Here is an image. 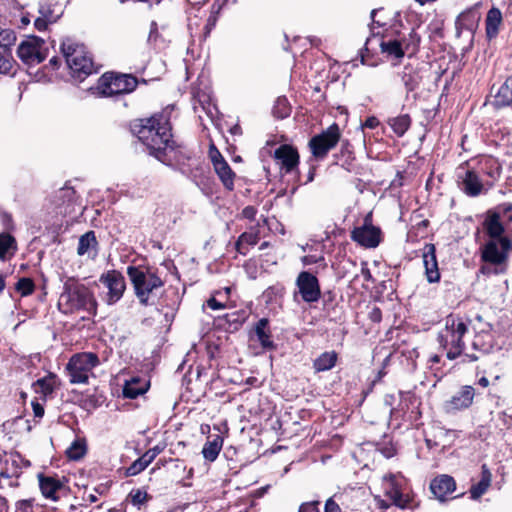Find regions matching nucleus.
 Masks as SVG:
<instances>
[{
	"instance_id": "obj_2",
	"label": "nucleus",
	"mask_w": 512,
	"mask_h": 512,
	"mask_svg": "<svg viewBox=\"0 0 512 512\" xmlns=\"http://www.w3.org/2000/svg\"><path fill=\"white\" fill-rule=\"evenodd\" d=\"M58 309L64 314H72L81 310L95 314L96 301L85 285L74 280H68L60 294Z\"/></svg>"
},
{
	"instance_id": "obj_21",
	"label": "nucleus",
	"mask_w": 512,
	"mask_h": 512,
	"mask_svg": "<svg viewBox=\"0 0 512 512\" xmlns=\"http://www.w3.org/2000/svg\"><path fill=\"white\" fill-rule=\"evenodd\" d=\"M455 489V480L446 474L435 477L430 483V490L439 501H445L447 495L454 492Z\"/></svg>"
},
{
	"instance_id": "obj_18",
	"label": "nucleus",
	"mask_w": 512,
	"mask_h": 512,
	"mask_svg": "<svg viewBox=\"0 0 512 512\" xmlns=\"http://www.w3.org/2000/svg\"><path fill=\"white\" fill-rule=\"evenodd\" d=\"M274 156L281 171L285 173L292 172L299 163L297 150L286 144L279 146L275 150Z\"/></svg>"
},
{
	"instance_id": "obj_55",
	"label": "nucleus",
	"mask_w": 512,
	"mask_h": 512,
	"mask_svg": "<svg viewBox=\"0 0 512 512\" xmlns=\"http://www.w3.org/2000/svg\"><path fill=\"white\" fill-rule=\"evenodd\" d=\"M257 214V209L254 206H246L242 210V215L244 218L249 220H254Z\"/></svg>"
},
{
	"instance_id": "obj_6",
	"label": "nucleus",
	"mask_w": 512,
	"mask_h": 512,
	"mask_svg": "<svg viewBox=\"0 0 512 512\" xmlns=\"http://www.w3.org/2000/svg\"><path fill=\"white\" fill-rule=\"evenodd\" d=\"M99 365V358L95 353L82 352L73 355L66 365V371L72 384H87L93 375V369Z\"/></svg>"
},
{
	"instance_id": "obj_1",
	"label": "nucleus",
	"mask_w": 512,
	"mask_h": 512,
	"mask_svg": "<svg viewBox=\"0 0 512 512\" xmlns=\"http://www.w3.org/2000/svg\"><path fill=\"white\" fill-rule=\"evenodd\" d=\"M172 108L166 107L149 118L138 119L131 125V131L159 161L165 163L168 152L173 151L171 134Z\"/></svg>"
},
{
	"instance_id": "obj_45",
	"label": "nucleus",
	"mask_w": 512,
	"mask_h": 512,
	"mask_svg": "<svg viewBox=\"0 0 512 512\" xmlns=\"http://www.w3.org/2000/svg\"><path fill=\"white\" fill-rule=\"evenodd\" d=\"M274 114L279 118H285L290 114V109L285 98H279L274 107Z\"/></svg>"
},
{
	"instance_id": "obj_54",
	"label": "nucleus",
	"mask_w": 512,
	"mask_h": 512,
	"mask_svg": "<svg viewBox=\"0 0 512 512\" xmlns=\"http://www.w3.org/2000/svg\"><path fill=\"white\" fill-rule=\"evenodd\" d=\"M33 506L32 499H24L17 502V508L22 512H29Z\"/></svg>"
},
{
	"instance_id": "obj_31",
	"label": "nucleus",
	"mask_w": 512,
	"mask_h": 512,
	"mask_svg": "<svg viewBox=\"0 0 512 512\" xmlns=\"http://www.w3.org/2000/svg\"><path fill=\"white\" fill-rule=\"evenodd\" d=\"M214 170L225 188L233 190L235 173L232 171L229 164L226 161H219L215 163Z\"/></svg>"
},
{
	"instance_id": "obj_43",
	"label": "nucleus",
	"mask_w": 512,
	"mask_h": 512,
	"mask_svg": "<svg viewBox=\"0 0 512 512\" xmlns=\"http://www.w3.org/2000/svg\"><path fill=\"white\" fill-rule=\"evenodd\" d=\"M401 80L407 92L413 91L418 84L416 75L411 71V69H408L407 67H405L403 72L401 73Z\"/></svg>"
},
{
	"instance_id": "obj_51",
	"label": "nucleus",
	"mask_w": 512,
	"mask_h": 512,
	"mask_svg": "<svg viewBox=\"0 0 512 512\" xmlns=\"http://www.w3.org/2000/svg\"><path fill=\"white\" fill-rule=\"evenodd\" d=\"M209 156L213 163V167H215V163H217L219 161H226L223 158V156L220 154V152L214 146H211L210 151H209Z\"/></svg>"
},
{
	"instance_id": "obj_28",
	"label": "nucleus",
	"mask_w": 512,
	"mask_h": 512,
	"mask_svg": "<svg viewBox=\"0 0 512 512\" xmlns=\"http://www.w3.org/2000/svg\"><path fill=\"white\" fill-rule=\"evenodd\" d=\"M491 481H492V474H491L489 468L487 467V465L483 464L481 467L480 481L477 484L472 485V487L470 488L471 498L476 500V499H479L483 494H485L491 485Z\"/></svg>"
},
{
	"instance_id": "obj_47",
	"label": "nucleus",
	"mask_w": 512,
	"mask_h": 512,
	"mask_svg": "<svg viewBox=\"0 0 512 512\" xmlns=\"http://www.w3.org/2000/svg\"><path fill=\"white\" fill-rule=\"evenodd\" d=\"M11 466L13 467L12 471H10L9 467H6L4 470L1 471L0 476L3 478H12V477L18 478L21 472L18 469V464H17L16 459H13L11 461Z\"/></svg>"
},
{
	"instance_id": "obj_49",
	"label": "nucleus",
	"mask_w": 512,
	"mask_h": 512,
	"mask_svg": "<svg viewBox=\"0 0 512 512\" xmlns=\"http://www.w3.org/2000/svg\"><path fill=\"white\" fill-rule=\"evenodd\" d=\"M55 21L56 19H46L44 17L39 16L35 19L34 25L39 31H42L47 28V25L49 23H54Z\"/></svg>"
},
{
	"instance_id": "obj_44",
	"label": "nucleus",
	"mask_w": 512,
	"mask_h": 512,
	"mask_svg": "<svg viewBox=\"0 0 512 512\" xmlns=\"http://www.w3.org/2000/svg\"><path fill=\"white\" fill-rule=\"evenodd\" d=\"M128 498L134 506L140 508L148 500L149 496L144 490L134 489L129 493Z\"/></svg>"
},
{
	"instance_id": "obj_46",
	"label": "nucleus",
	"mask_w": 512,
	"mask_h": 512,
	"mask_svg": "<svg viewBox=\"0 0 512 512\" xmlns=\"http://www.w3.org/2000/svg\"><path fill=\"white\" fill-rule=\"evenodd\" d=\"M16 40V36L14 31L11 29H4L0 36V47L9 49V46L12 45Z\"/></svg>"
},
{
	"instance_id": "obj_34",
	"label": "nucleus",
	"mask_w": 512,
	"mask_h": 512,
	"mask_svg": "<svg viewBox=\"0 0 512 512\" xmlns=\"http://www.w3.org/2000/svg\"><path fill=\"white\" fill-rule=\"evenodd\" d=\"M495 105L497 107L508 106L512 104V76L507 78L504 84L499 87L495 94Z\"/></svg>"
},
{
	"instance_id": "obj_38",
	"label": "nucleus",
	"mask_w": 512,
	"mask_h": 512,
	"mask_svg": "<svg viewBox=\"0 0 512 512\" xmlns=\"http://www.w3.org/2000/svg\"><path fill=\"white\" fill-rule=\"evenodd\" d=\"M380 47L382 53H385L388 56H392L397 59L404 57V55L406 54L401 48L400 43H398L396 38L383 40L380 44Z\"/></svg>"
},
{
	"instance_id": "obj_63",
	"label": "nucleus",
	"mask_w": 512,
	"mask_h": 512,
	"mask_svg": "<svg viewBox=\"0 0 512 512\" xmlns=\"http://www.w3.org/2000/svg\"><path fill=\"white\" fill-rule=\"evenodd\" d=\"M372 315H373V319H375V320L376 319H380V311H379V309H375L373 311Z\"/></svg>"
},
{
	"instance_id": "obj_24",
	"label": "nucleus",
	"mask_w": 512,
	"mask_h": 512,
	"mask_svg": "<svg viewBox=\"0 0 512 512\" xmlns=\"http://www.w3.org/2000/svg\"><path fill=\"white\" fill-rule=\"evenodd\" d=\"M149 387V383L140 377H132L127 380L123 387V396L129 399H135L141 394H144Z\"/></svg>"
},
{
	"instance_id": "obj_14",
	"label": "nucleus",
	"mask_w": 512,
	"mask_h": 512,
	"mask_svg": "<svg viewBox=\"0 0 512 512\" xmlns=\"http://www.w3.org/2000/svg\"><path fill=\"white\" fill-rule=\"evenodd\" d=\"M510 247L509 239L489 240L482 249L481 258L486 263L500 265L505 262Z\"/></svg>"
},
{
	"instance_id": "obj_32",
	"label": "nucleus",
	"mask_w": 512,
	"mask_h": 512,
	"mask_svg": "<svg viewBox=\"0 0 512 512\" xmlns=\"http://www.w3.org/2000/svg\"><path fill=\"white\" fill-rule=\"evenodd\" d=\"M255 334L264 349L271 350L275 348L274 342L271 340V335L268 330V319L262 318L257 322L255 327Z\"/></svg>"
},
{
	"instance_id": "obj_59",
	"label": "nucleus",
	"mask_w": 512,
	"mask_h": 512,
	"mask_svg": "<svg viewBox=\"0 0 512 512\" xmlns=\"http://www.w3.org/2000/svg\"><path fill=\"white\" fill-rule=\"evenodd\" d=\"M361 275L362 277L364 278L365 281H370L372 280V275H371V272L370 270L367 268L366 265H363L362 268H361Z\"/></svg>"
},
{
	"instance_id": "obj_3",
	"label": "nucleus",
	"mask_w": 512,
	"mask_h": 512,
	"mask_svg": "<svg viewBox=\"0 0 512 512\" xmlns=\"http://www.w3.org/2000/svg\"><path fill=\"white\" fill-rule=\"evenodd\" d=\"M468 333L467 323L459 316L450 314L444 320V327L439 331L438 341L445 349L450 360L459 357L464 348V337Z\"/></svg>"
},
{
	"instance_id": "obj_7",
	"label": "nucleus",
	"mask_w": 512,
	"mask_h": 512,
	"mask_svg": "<svg viewBox=\"0 0 512 512\" xmlns=\"http://www.w3.org/2000/svg\"><path fill=\"white\" fill-rule=\"evenodd\" d=\"M137 79L128 74L105 73L98 81V93L105 97L132 92L137 87Z\"/></svg>"
},
{
	"instance_id": "obj_5",
	"label": "nucleus",
	"mask_w": 512,
	"mask_h": 512,
	"mask_svg": "<svg viewBox=\"0 0 512 512\" xmlns=\"http://www.w3.org/2000/svg\"><path fill=\"white\" fill-rule=\"evenodd\" d=\"M127 274L132 282L136 297L144 306L150 304L149 299L153 292L164 285L162 279L149 268L129 266Z\"/></svg>"
},
{
	"instance_id": "obj_42",
	"label": "nucleus",
	"mask_w": 512,
	"mask_h": 512,
	"mask_svg": "<svg viewBox=\"0 0 512 512\" xmlns=\"http://www.w3.org/2000/svg\"><path fill=\"white\" fill-rule=\"evenodd\" d=\"M15 289L21 294L22 297H25L34 292L35 285L30 278H21L16 283Z\"/></svg>"
},
{
	"instance_id": "obj_8",
	"label": "nucleus",
	"mask_w": 512,
	"mask_h": 512,
	"mask_svg": "<svg viewBox=\"0 0 512 512\" xmlns=\"http://www.w3.org/2000/svg\"><path fill=\"white\" fill-rule=\"evenodd\" d=\"M340 129L337 124H332L321 134L315 135L309 141L312 155L316 159H324L340 140Z\"/></svg>"
},
{
	"instance_id": "obj_33",
	"label": "nucleus",
	"mask_w": 512,
	"mask_h": 512,
	"mask_svg": "<svg viewBox=\"0 0 512 512\" xmlns=\"http://www.w3.org/2000/svg\"><path fill=\"white\" fill-rule=\"evenodd\" d=\"M223 446V438L219 435H215L212 440H208L202 449L203 457L210 462L217 459Z\"/></svg>"
},
{
	"instance_id": "obj_4",
	"label": "nucleus",
	"mask_w": 512,
	"mask_h": 512,
	"mask_svg": "<svg viewBox=\"0 0 512 512\" xmlns=\"http://www.w3.org/2000/svg\"><path fill=\"white\" fill-rule=\"evenodd\" d=\"M61 52L70 70L71 76L76 81H83L87 76L96 72L93 61L85 47L71 38H66L61 43Z\"/></svg>"
},
{
	"instance_id": "obj_36",
	"label": "nucleus",
	"mask_w": 512,
	"mask_h": 512,
	"mask_svg": "<svg viewBox=\"0 0 512 512\" xmlns=\"http://www.w3.org/2000/svg\"><path fill=\"white\" fill-rule=\"evenodd\" d=\"M55 379V375H49L47 377L38 379L33 384L35 393L39 394L43 399H45L54 391Z\"/></svg>"
},
{
	"instance_id": "obj_41",
	"label": "nucleus",
	"mask_w": 512,
	"mask_h": 512,
	"mask_svg": "<svg viewBox=\"0 0 512 512\" xmlns=\"http://www.w3.org/2000/svg\"><path fill=\"white\" fill-rule=\"evenodd\" d=\"M14 59L10 49L0 47V73L8 74L13 68Z\"/></svg>"
},
{
	"instance_id": "obj_19",
	"label": "nucleus",
	"mask_w": 512,
	"mask_h": 512,
	"mask_svg": "<svg viewBox=\"0 0 512 512\" xmlns=\"http://www.w3.org/2000/svg\"><path fill=\"white\" fill-rule=\"evenodd\" d=\"M479 173L481 178L486 176L485 179L487 187L491 188L494 182L499 178L501 173V166L497 159L493 157H483L477 164L476 168H473Z\"/></svg>"
},
{
	"instance_id": "obj_53",
	"label": "nucleus",
	"mask_w": 512,
	"mask_h": 512,
	"mask_svg": "<svg viewBox=\"0 0 512 512\" xmlns=\"http://www.w3.org/2000/svg\"><path fill=\"white\" fill-rule=\"evenodd\" d=\"M325 512H341V508L333 498H329L325 503Z\"/></svg>"
},
{
	"instance_id": "obj_17",
	"label": "nucleus",
	"mask_w": 512,
	"mask_h": 512,
	"mask_svg": "<svg viewBox=\"0 0 512 512\" xmlns=\"http://www.w3.org/2000/svg\"><path fill=\"white\" fill-rule=\"evenodd\" d=\"M40 491L46 499L54 502L60 499V494L64 491V483L57 477L44 475L39 473L37 475Z\"/></svg>"
},
{
	"instance_id": "obj_23",
	"label": "nucleus",
	"mask_w": 512,
	"mask_h": 512,
	"mask_svg": "<svg viewBox=\"0 0 512 512\" xmlns=\"http://www.w3.org/2000/svg\"><path fill=\"white\" fill-rule=\"evenodd\" d=\"M480 20V15L475 9H468L462 12L456 19L455 26L458 33L463 30L473 32Z\"/></svg>"
},
{
	"instance_id": "obj_64",
	"label": "nucleus",
	"mask_w": 512,
	"mask_h": 512,
	"mask_svg": "<svg viewBox=\"0 0 512 512\" xmlns=\"http://www.w3.org/2000/svg\"><path fill=\"white\" fill-rule=\"evenodd\" d=\"M430 361L432 363H438V362H440V356L439 355H434V356L431 357Z\"/></svg>"
},
{
	"instance_id": "obj_26",
	"label": "nucleus",
	"mask_w": 512,
	"mask_h": 512,
	"mask_svg": "<svg viewBox=\"0 0 512 512\" xmlns=\"http://www.w3.org/2000/svg\"><path fill=\"white\" fill-rule=\"evenodd\" d=\"M502 21V13L498 8L493 7L487 12L485 25L488 39H493L498 35Z\"/></svg>"
},
{
	"instance_id": "obj_39",
	"label": "nucleus",
	"mask_w": 512,
	"mask_h": 512,
	"mask_svg": "<svg viewBox=\"0 0 512 512\" xmlns=\"http://www.w3.org/2000/svg\"><path fill=\"white\" fill-rule=\"evenodd\" d=\"M16 250V241L8 233L0 234V259H6L8 254H13Z\"/></svg>"
},
{
	"instance_id": "obj_58",
	"label": "nucleus",
	"mask_w": 512,
	"mask_h": 512,
	"mask_svg": "<svg viewBox=\"0 0 512 512\" xmlns=\"http://www.w3.org/2000/svg\"><path fill=\"white\" fill-rule=\"evenodd\" d=\"M380 124L379 120L375 116L368 117L366 121L363 124V127L369 128V129H375Z\"/></svg>"
},
{
	"instance_id": "obj_27",
	"label": "nucleus",
	"mask_w": 512,
	"mask_h": 512,
	"mask_svg": "<svg viewBox=\"0 0 512 512\" xmlns=\"http://www.w3.org/2000/svg\"><path fill=\"white\" fill-rule=\"evenodd\" d=\"M484 229L490 240L493 239H508L504 236V227L500 221V216L498 214H491L487 216L484 221Z\"/></svg>"
},
{
	"instance_id": "obj_52",
	"label": "nucleus",
	"mask_w": 512,
	"mask_h": 512,
	"mask_svg": "<svg viewBox=\"0 0 512 512\" xmlns=\"http://www.w3.org/2000/svg\"><path fill=\"white\" fill-rule=\"evenodd\" d=\"M493 265L494 264L485 262V264L482 265V267L480 268V273H482L484 275H490V274H498L499 272L502 271L496 267H492Z\"/></svg>"
},
{
	"instance_id": "obj_29",
	"label": "nucleus",
	"mask_w": 512,
	"mask_h": 512,
	"mask_svg": "<svg viewBox=\"0 0 512 512\" xmlns=\"http://www.w3.org/2000/svg\"><path fill=\"white\" fill-rule=\"evenodd\" d=\"M396 40L400 43L403 51L408 53L410 56L415 54L419 48L420 36L417 34L415 29H411L408 34H399Z\"/></svg>"
},
{
	"instance_id": "obj_10",
	"label": "nucleus",
	"mask_w": 512,
	"mask_h": 512,
	"mask_svg": "<svg viewBox=\"0 0 512 512\" xmlns=\"http://www.w3.org/2000/svg\"><path fill=\"white\" fill-rule=\"evenodd\" d=\"M351 239L365 248H375L381 242V230L372 224V214L368 213L363 224L351 231Z\"/></svg>"
},
{
	"instance_id": "obj_57",
	"label": "nucleus",
	"mask_w": 512,
	"mask_h": 512,
	"mask_svg": "<svg viewBox=\"0 0 512 512\" xmlns=\"http://www.w3.org/2000/svg\"><path fill=\"white\" fill-rule=\"evenodd\" d=\"M39 14L41 17H44L46 19H56V17L52 15L50 7L47 5H40Z\"/></svg>"
},
{
	"instance_id": "obj_61",
	"label": "nucleus",
	"mask_w": 512,
	"mask_h": 512,
	"mask_svg": "<svg viewBox=\"0 0 512 512\" xmlns=\"http://www.w3.org/2000/svg\"><path fill=\"white\" fill-rule=\"evenodd\" d=\"M59 64V58L58 57H52L49 61V65L52 66L53 69L58 68Z\"/></svg>"
},
{
	"instance_id": "obj_11",
	"label": "nucleus",
	"mask_w": 512,
	"mask_h": 512,
	"mask_svg": "<svg viewBox=\"0 0 512 512\" xmlns=\"http://www.w3.org/2000/svg\"><path fill=\"white\" fill-rule=\"evenodd\" d=\"M385 495L392 501V504L405 509L411 499L404 493L405 479L401 475L387 474L383 477Z\"/></svg>"
},
{
	"instance_id": "obj_40",
	"label": "nucleus",
	"mask_w": 512,
	"mask_h": 512,
	"mask_svg": "<svg viewBox=\"0 0 512 512\" xmlns=\"http://www.w3.org/2000/svg\"><path fill=\"white\" fill-rule=\"evenodd\" d=\"M85 453L86 444L83 440H75L66 451L68 458L71 460H79L85 455Z\"/></svg>"
},
{
	"instance_id": "obj_13",
	"label": "nucleus",
	"mask_w": 512,
	"mask_h": 512,
	"mask_svg": "<svg viewBox=\"0 0 512 512\" xmlns=\"http://www.w3.org/2000/svg\"><path fill=\"white\" fill-rule=\"evenodd\" d=\"M99 281L108 290L105 297L108 305H113L122 298L126 289V283L124 276L120 272L116 270L108 271L101 275Z\"/></svg>"
},
{
	"instance_id": "obj_37",
	"label": "nucleus",
	"mask_w": 512,
	"mask_h": 512,
	"mask_svg": "<svg viewBox=\"0 0 512 512\" xmlns=\"http://www.w3.org/2000/svg\"><path fill=\"white\" fill-rule=\"evenodd\" d=\"M336 361L337 354L334 351L325 352L314 361V368L316 371H327L334 367Z\"/></svg>"
},
{
	"instance_id": "obj_25",
	"label": "nucleus",
	"mask_w": 512,
	"mask_h": 512,
	"mask_svg": "<svg viewBox=\"0 0 512 512\" xmlns=\"http://www.w3.org/2000/svg\"><path fill=\"white\" fill-rule=\"evenodd\" d=\"M163 450V447L155 446L145 452L137 459L128 469L131 475H135L143 471Z\"/></svg>"
},
{
	"instance_id": "obj_16",
	"label": "nucleus",
	"mask_w": 512,
	"mask_h": 512,
	"mask_svg": "<svg viewBox=\"0 0 512 512\" xmlns=\"http://www.w3.org/2000/svg\"><path fill=\"white\" fill-rule=\"evenodd\" d=\"M475 396V389L470 385L460 388L449 400L444 403V409L447 413H454L469 408Z\"/></svg>"
},
{
	"instance_id": "obj_50",
	"label": "nucleus",
	"mask_w": 512,
	"mask_h": 512,
	"mask_svg": "<svg viewBox=\"0 0 512 512\" xmlns=\"http://www.w3.org/2000/svg\"><path fill=\"white\" fill-rule=\"evenodd\" d=\"M207 306L212 310H221L226 308V305L223 302L218 301L215 296H212L207 300Z\"/></svg>"
},
{
	"instance_id": "obj_22",
	"label": "nucleus",
	"mask_w": 512,
	"mask_h": 512,
	"mask_svg": "<svg viewBox=\"0 0 512 512\" xmlns=\"http://www.w3.org/2000/svg\"><path fill=\"white\" fill-rule=\"evenodd\" d=\"M98 242L94 231H88L83 234L78 241L77 254L94 258L97 255Z\"/></svg>"
},
{
	"instance_id": "obj_9",
	"label": "nucleus",
	"mask_w": 512,
	"mask_h": 512,
	"mask_svg": "<svg viewBox=\"0 0 512 512\" xmlns=\"http://www.w3.org/2000/svg\"><path fill=\"white\" fill-rule=\"evenodd\" d=\"M17 55L25 64L35 65L46 59L48 48L43 39L31 36L20 43Z\"/></svg>"
},
{
	"instance_id": "obj_62",
	"label": "nucleus",
	"mask_w": 512,
	"mask_h": 512,
	"mask_svg": "<svg viewBox=\"0 0 512 512\" xmlns=\"http://www.w3.org/2000/svg\"><path fill=\"white\" fill-rule=\"evenodd\" d=\"M478 383L482 387H487L489 385V380L486 377H481Z\"/></svg>"
},
{
	"instance_id": "obj_20",
	"label": "nucleus",
	"mask_w": 512,
	"mask_h": 512,
	"mask_svg": "<svg viewBox=\"0 0 512 512\" xmlns=\"http://www.w3.org/2000/svg\"><path fill=\"white\" fill-rule=\"evenodd\" d=\"M422 258L427 280L430 283L438 282L440 280V272L438 269V262L436 259V249L433 244H426L424 246Z\"/></svg>"
},
{
	"instance_id": "obj_48",
	"label": "nucleus",
	"mask_w": 512,
	"mask_h": 512,
	"mask_svg": "<svg viewBox=\"0 0 512 512\" xmlns=\"http://www.w3.org/2000/svg\"><path fill=\"white\" fill-rule=\"evenodd\" d=\"M318 501L306 502L300 505L298 512H319Z\"/></svg>"
},
{
	"instance_id": "obj_56",
	"label": "nucleus",
	"mask_w": 512,
	"mask_h": 512,
	"mask_svg": "<svg viewBox=\"0 0 512 512\" xmlns=\"http://www.w3.org/2000/svg\"><path fill=\"white\" fill-rule=\"evenodd\" d=\"M32 409L34 416L37 418H42L44 415V407L37 401H32Z\"/></svg>"
},
{
	"instance_id": "obj_12",
	"label": "nucleus",
	"mask_w": 512,
	"mask_h": 512,
	"mask_svg": "<svg viewBox=\"0 0 512 512\" xmlns=\"http://www.w3.org/2000/svg\"><path fill=\"white\" fill-rule=\"evenodd\" d=\"M458 183L460 189L470 197H477L490 189L486 181L473 168H461L458 172Z\"/></svg>"
},
{
	"instance_id": "obj_15",
	"label": "nucleus",
	"mask_w": 512,
	"mask_h": 512,
	"mask_svg": "<svg viewBox=\"0 0 512 512\" xmlns=\"http://www.w3.org/2000/svg\"><path fill=\"white\" fill-rule=\"evenodd\" d=\"M296 285L303 301L313 303L320 299L321 290L319 281L317 277L310 272H301L297 277Z\"/></svg>"
},
{
	"instance_id": "obj_35",
	"label": "nucleus",
	"mask_w": 512,
	"mask_h": 512,
	"mask_svg": "<svg viewBox=\"0 0 512 512\" xmlns=\"http://www.w3.org/2000/svg\"><path fill=\"white\" fill-rule=\"evenodd\" d=\"M388 124L398 137H402L411 125V118L408 114H402L390 118Z\"/></svg>"
},
{
	"instance_id": "obj_30",
	"label": "nucleus",
	"mask_w": 512,
	"mask_h": 512,
	"mask_svg": "<svg viewBox=\"0 0 512 512\" xmlns=\"http://www.w3.org/2000/svg\"><path fill=\"white\" fill-rule=\"evenodd\" d=\"M259 239V232L255 228H252L250 231L242 233L236 242L237 252H239L242 255H246L248 252V248L250 246L256 245Z\"/></svg>"
},
{
	"instance_id": "obj_60",
	"label": "nucleus",
	"mask_w": 512,
	"mask_h": 512,
	"mask_svg": "<svg viewBox=\"0 0 512 512\" xmlns=\"http://www.w3.org/2000/svg\"><path fill=\"white\" fill-rule=\"evenodd\" d=\"M6 286V274L0 273V293L3 292Z\"/></svg>"
}]
</instances>
